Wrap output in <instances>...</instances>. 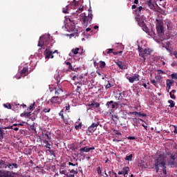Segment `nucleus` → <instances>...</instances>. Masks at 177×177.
Returning a JSON list of instances; mask_svg holds the SVG:
<instances>
[{
    "label": "nucleus",
    "instance_id": "nucleus-58",
    "mask_svg": "<svg viewBox=\"0 0 177 177\" xmlns=\"http://www.w3.org/2000/svg\"><path fill=\"white\" fill-rule=\"evenodd\" d=\"M30 128H31L32 131H36L35 127L34 126V124H32V126H30Z\"/></svg>",
    "mask_w": 177,
    "mask_h": 177
},
{
    "label": "nucleus",
    "instance_id": "nucleus-27",
    "mask_svg": "<svg viewBox=\"0 0 177 177\" xmlns=\"http://www.w3.org/2000/svg\"><path fill=\"white\" fill-rule=\"evenodd\" d=\"M124 177H129V176L128 175V173L129 172V167H124Z\"/></svg>",
    "mask_w": 177,
    "mask_h": 177
},
{
    "label": "nucleus",
    "instance_id": "nucleus-19",
    "mask_svg": "<svg viewBox=\"0 0 177 177\" xmlns=\"http://www.w3.org/2000/svg\"><path fill=\"white\" fill-rule=\"evenodd\" d=\"M117 66L120 68V70H127L128 68V66H127V64H124L122 61H118L115 62Z\"/></svg>",
    "mask_w": 177,
    "mask_h": 177
},
{
    "label": "nucleus",
    "instance_id": "nucleus-50",
    "mask_svg": "<svg viewBox=\"0 0 177 177\" xmlns=\"http://www.w3.org/2000/svg\"><path fill=\"white\" fill-rule=\"evenodd\" d=\"M145 50H143V48L142 47H140V46H138V52L139 53H142V52H143Z\"/></svg>",
    "mask_w": 177,
    "mask_h": 177
},
{
    "label": "nucleus",
    "instance_id": "nucleus-46",
    "mask_svg": "<svg viewBox=\"0 0 177 177\" xmlns=\"http://www.w3.org/2000/svg\"><path fill=\"white\" fill-rule=\"evenodd\" d=\"M62 120H63L64 124H68V120L64 119V115H63V114H62Z\"/></svg>",
    "mask_w": 177,
    "mask_h": 177
},
{
    "label": "nucleus",
    "instance_id": "nucleus-62",
    "mask_svg": "<svg viewBox=\"0 0 177 177\" xmlns=\"http://www.w3.org/2000/svg\"><path fill=\"white\" fill-rule=\"evenodd\" d=\"M113 142H121V140H118V139H113Z\"/></svg>",
    "mask_w": 177,
    "mask_h": 177
},
{
    "label": "nucleus",
    "instance_id": "nucleus-43",
    "mask_svg": "<svg viewBox=\"0 0 177 177\" xmlns=\"http://www.w3.org/2000/svg\"><path fill=\"white\" fill-rule=\"evenodd\" d=\"M92 106H95L96 109H97V107L100 106V104H99V102H94L91 104Z\"/></svg>",
    "mask_w": 177,
    "mask_h": 177
},
{
    "label": "nucleus",
    "instance_id": "nucleus-44",
    "mask_svg": "<svg viewBox=\"0 0 177 177\" xmlns=\"http://www.w3.org/2000/svg\"><path fill=\"white\" fill-rule=\"evenodd\" d=\"M97 172L98 175H102V169L100 168V166L97 167Z\"/></svg>",
    "mask_w": 177,
    "mask_h": 177
},
{
    "label": "nucleus",
    "instance_id": "nucleus-37",
    "mask_svg": "<svg viewBox=\"0 0 177 177\" xmlns=\"http://www.w3.org/2000/svg\"><path fill=\"white\" fill-rule=\"evenodd\" d=\"M100 68H104V67H106V62H104L103 61H100Z\"/></svg>",
    "mask_w": 177,
    "mask_h": 177
},
{
    "label": "nucleus",
    "instance_id": "nucleus-17",
    "mask_svg": "<svg viewBox=\"0 0 177 177\" xmlns=\"http://www.w3.org/2000/svg\"><path fill=\"white\" fill-rule=\"evenodd\" d=\"M106 53L107 55H110L111 53H113V55L114 56H117V55H122V51H117V52H114V48H108L106 50Z\"/></svg>",
    "mask_w": 177,
    "mask_h": 177
},
{
    "label": "nucleus",
    "instance_id": "nucleus-21",
    "mask_svg": "<svg viewBox=\"0 0 177 177\" xmlns=\"http://www.w3.org/2000/svg\"><path fill=\"white\" fill-rule=\"evenodd\" d=\"M138 25L142 28L143 31L145 32H149V28H147V26H146V23H145V21H142L141 22H139Z\"/></svg>",
    "mask_w": 177,
    "mask_h": 177
},
{
    "label": "nucleus",
    "instance_id": "nucleus-49",
    "mask_svg": "<svg viewBox=\"0 0 177 177\" xmlns=\"http://www.w3.org/2000/svg\"><path fill=\"white\" fill-rule=\"evenodd\" d=\"M44 113H49L50 111V108H48V109H44L43 110Z\"/></svg>",
    "mask_w": 177,
    "mask_h": 177
},
{
    "label": "nucleus",
    "instance_id": "nucleus-11",
    "mask_svg": "<svg viewBox=\"0 0 177 177\" xmlns=\"http://www.w3.org/2000/svg\"><path fill=\"white\" fill-rule=\"evenodd\" d=\"M106 106L112 113H114V109H117L118 107V103L111 100L106 102Z\"/></svg>",
    "mask_w": 177,
    "mask_h": 177
},
{
    "label": "nucleus",
    "instance_id": "nucleus-15",
    "mask_svg": "<svg viewBox=\"0 0 177 177\" xmlns=\"http://www.w3.org/2000/svg\"><path fill=\"white\" fill-rule=\"evenodd\" d=\"M91 150H95V147H82L81 149H79V151H80V154L83 156L85 157V154H84L83 153H89V151H91Z\"/></svg>",
    "mask_w": 177,
    "mask_h": 177
},
{
    "label": "nucleus",
    "instance_id": "nucleus-29",
    "mask_svg": "<svg viewBox=\"0 0 177 177\" xmlns=\"http://www.w3.org/2000/svg\"><path fill=\"white\" fill-rule=\"evenodd\" d=\"M66 66H68V68L69 70H71L72 71H74V68H73V65H71L70 62H65Z\"/></svg>",
    "mask_w": 177,
    "mask_h": 177
},
{
    "label": "nucleus",
    "instance_id": "nucleus-47",
    "mask_svg": "<svg viewBox=\"0 0 177 177\" xmlns=\"http://www.w3.org/2000/svg\"><path fill=\"white\" fill-rule=\"evenodd\" d=\"M76 92L77 93H78L80 95V93H81V86H77V88H76Z\"/></svg>",
    "mask_w": 177,
    "mask_h": 177
},
{
    "label": "nucleus",
    "instance_id": "nucleus-25",
    "mask_svg": "<svg viewBox=\"0 0 177 177\" xmlns=\"http://www.w3.org/2000/svg\"><path fill=\"white\" fill-rule=\"evenodd\" d=\"M28 72V68L27 67H24L23 69L21 71L20 74L21 75H24L26 73Z\"/></svg>",
    "mask_w": 177,
    "mask_h": 177
},
{
    "label": "nucleus",
    "instance_id": "nucleus-56",
    "mask_svg": "<svg viewBox=\"0 0 177 177\" xmlns=\"http://www.w3.org/2000/svg\"><path fill=\"white\" fill-rule=\"evenodd\" d=\"M158 74H165L162 70H158Z\"/></svg>",
    "mask_w": 177,
    "mask_h": 177
},
{
    "label": "nucleus",
    "instance_id": "nucleus-4",
    "mask_svg": "<svg viewBox=\"0 0 177 177\" xmlns=\"http://www.w3.org/2000/svg\"><path fill=\"white\" fill-rule=\"evenodd\" d=\"M5 169L9 168L10 170H13V168L17 169L19 168V165L17 163H10L2 159L0 160V169Z\"/></svg>",
    "mask_w": 177,
    "mask_h": 177
},
{
    "label": "nucleus",
    "instance_id": "nucleus-22",
    "mask_svg": "<svg viewBox=\"0 0 177 177\" xmlns=\"http://www.w3.org/2000/svg\"><path fill=\"white\" fill-rule=\"evenodd\" d=\"M129 81L131 84H133V82H135V81H139V75L135 74L133 77H130L129 78Z\"/></svg>",
    "mask_w": 177,
    "mask_h": 177
},
{
    "label": "nucleus",
    "instance_id": "nucleus-41",
    "mask_svg": "<svg viewBox=\"0 0 177 177\" xmlns=\"http://www.w3.org/2000/svg\"><path fill=\"white\" fill-rule=\"evenodd\" d=\"M145 10V8L142 6H140L136 9V12H138V13H140V12H142V10Z\"/></svg>",
    "mask_w": 177,
    "mask_h": 177
},
{
    "label": "nucleus",
    "instance_id": "nucleus-13",
    "mask_svg": "<svg viewBox=\"0 0 177 177\" xmlns=\"http://www.w3.org/2000/svg\"><path fill=\"white\" fill-rule=\"evenodd\" d=\"M13 175H16V173L10 171L0 170V177H13Z\"/></svg>",
    "mask_w": 177,
    "mask_h": 177
},
{
    "label": "nucleus",
    "instance_id": "nucleus-30",
    "mask_svg": "<svg viewBox=\"0 0 177 177\" xmlns=\"http://www.w3.org/2000/svg\"><path fill=\"white\" fill-rule=\"evenodd\" d=\"M133 157V154H130L129 156H126L125 160L126 161H132V158Z\"/></svg>",
    "mask_w": 177,
    "mask_h": 177
},
{
    "label": "nucleus",
    "instance_id": "nucleus-54",
    "mask_svg": "<svg viewBox=\"0 0 177 177\" xmlns=\"http://www.w3.org/2000/svg\"><path fill=\"white\" fill-rule=\"evenodd\" d=\"M151 84L154 85V86H157V82H156L154 80H151Z\"/></svg>",
    "mask_w": 177,
    "mask_h": 177
},
{
    "label": "nucleus",
    "instance_id": "nucleus-24",
    "mask_svg": "<svg viewBox=\"0 0 177 177\" xmlns=\"http://www.w3.org/2000/svg\"><path fill=\"white\" fill-rule=\"evenodd\" d=\"M132 121L133 122V125L134 127H138V124L139 123V118H133Z\"/></svg>",
    "mask_w": 177,
    "mask_h": 177
},
{
    "label": "nucleus",
    "instance_id": "nucleus-12",
    "mask_svg": "<svg viewBox=\"0 0 177 177\" xmlns=\"http://www.w3.org/2000/svg\"><path fill=\"white\" fill-rule=\"evenodd\" d=\"M68 167H67V165H66V163H62L60 166H59V174H61V175H65V176H68Z\"/></svg>",
    "mask_w": 177,
    "mask_h": 177
},
{
    "label": "nucleus",
    "instance_id": "nucleus-40",
    "mask_svg": "<svg viewBox=\"0 0 177 177\" xmlns=\"http://www.w3.org/2000/svg\"><path fill=\"white\" fill-rule=\"evenodd\" d=\"M139 85H142V86H144V88H145V89H147V84H146L145 83H143V82L140 81L138 82Z\"/></svg>",
    "mask_w": 177,
    "mask_h": 177
},
{
    "label": "nucleus",
    "instance_id": "nucleus-42",
    "mask_svg": "<svg viewBox=\"0 0 177 177\" xmlns=\"http://www.w3.org/2000/svg\"><path fill=\"white\" fill-rule=\"evenodd\" d=\"M124 174H125V167H124L122 171H118V175H124Z\"/></svg>",
    "mask_w": 177,
    "mask_h": 177
},
{
    "label": "nucleus",
    "instance_id": "nucleus-52",
    "mask_svg": "<svg viewBox=\"0 0 177 177\" xmlns=\"http://www.w3.org/2000/svg\"><path fill=\"white\" fill-rule=\"evenodd\" d=\"M111 86H113V85L109 83L108 84L106 85L105 89H109V88H111Z\"/></svg>",
    "mask_w": 177,
    "mask_h": 177
},
{
    "label": "nucleus",
    "instance_id": "nucleus-33",
    "mask_svg": "<svg viewBox=\"0 0 177 177\" xmlns=\"http://www.w3.org/2000/svg\"><path fill=\"white\" fill-rule=\"evenodd\" d=\"M43 136H44L45 138L48 139V140H50V133H46L45 134H43Z\"/></svg>",
    "mask_w": 177,
    "mask_h": 177
},
{
    "label": "nucleus",
    "instance_id": "nucleus-1",
    "mask_svg": "<svg viewBox=\"0 0 177 177\" xmlns=\"http://www.w3.org/2000/svg\"><path fill=\"white\" fill-rule=\"evenodd\" d=\"M165 158L160 155L154 160L153 168L156 169V171L158 172V171H160V168H162V172L164 175H167V166H165Z\"/></svg>",
    "mask_w": 177,
    "mask_h": 177
},
{
    "label": "nucleus",
    "instance_id": "nucleus-20",
    "mask_svg": "<svg viewBox=\"0 0 177 177\" xmlns=\"http://www.w3.org/2000/svg\"><path fill=\"white\" fill-rule=\"evenodd\" d=\"M129 114H131V115H136V117H147V115L145 113H142L140 112H138V111H132L130 112Z\"/></svg>",
    "mask_w": 177,
    "mask_h": 177
},
{
    "label": "nucleus",
    "instance_id": "nucleus-3",
    "mask_svg": "<svg viewBox=\"0 0 177 177\" xmlns=\"http://www.w3.org/2000/svg\"><path fill=\"white\" fill-rule=\"evenodd\" d=\"M68 171H69L71 174H75V175L78 174V162L75 158L71 159L68 162Z\"/></svg>",
    "mask_w": 177,
    "mask_h": 177
},
{
    "label": "nucleus",
    "instance_id": "nucleus-16",
    "mask_svg": "<svg viewBox=\"0 0 177 177\" xmlns=\"http://www.w3.org/2000/svg\"><path fill=\"white\" fill-rule=\"evenodd\" d=\"M151 52H153V50H151V49H150V48H145L139 55H140V56L141 57H142V59H144V60H146V56H147L148 55H150L151 53Z\"/></svg>",
    "mask_w": 177,
    "mask_h": 177
},
{
    "label": "nucleus",
    "instance_id": "nucleus-64",
    "mask_svg": "<svg viewBox=\"0 0 177 177\" xmlns=\"http://www.w3.org/2000/svg\"><path fill=\"white\" fill-rule=\"evenodd\" d=\"M68 177H75V176H74V174H71V175H69V176H67Z\"/></svg>",
    "mask_w": 177,
    "mask_h": 177
},
{
    "label": "nucleus",
    "instance_id": "nucleus-31",
    "mask_svg": "<svg viewBox=\"0 0 177 177\" xmlns=\"http://www.w3.org/2000/svg\"><path fill=\"white\" fill-rule=\"evenodd\" d=\"M3 107H5V109H8L9 110H12V104H10V103L3 104Z\"/></svg>",
    "mask_w": 177,
    "mask_h": 177
},
{
    "label": "nucleus",
    "instance_id": "nucleus-7",
    "mask_svg": "<svg viewBox=\"0 0 177 177\" xmlns=\"http://www.w3.org/2000/svg\"><path fill=\"white\" fill-rule=\"evenodd\" d=\"M50 92H54L55 96H62L63 95V88L62 86H57V87H53V86L49 87Z\"/></svg>",
    "mask_w": 177,
    "mask_h": 177
},
{
    "label": "nucleus",
    "instance_id": "nucleus-26",
    "mask_svg": "<svg viewBox=\"0 0 177 177\" xmlns=\"http://www.w3.org/2000/svg\"><path fill=\"white\" fill-rule=\"evenodd\" d=\"M24 115L28 118H30V117H31V112H24V113L21 114V117H24Z\"/></svg>",
    "mask_w": 177,
    "mask_h": 177
},
{
    "label": "nucleus",
    "instance_id": "nucleus-63",
    "mask_svg": "<svg viewBox=\"0 0 177 177\" xmlns=\"http://www.w3.org/2000/svg\"><path fill=\"white\" fill-rule=\"evenodd\" d=\"M7 128H8V129H13V126H8Z\"/></svg>",
    "mask_w": 177,
    "mask_h": 177
},
{
    "label": "nucleus",
    "instance_id": "nucleus-32",
    "mask_svg": "<svg viewBox=\"0 0 177 177\" xmlns=\"http://www.w3.org/2000/svg\"><path fill=\"white\" fill-rule=\"evenodd\" d=\"M4 136H5V131L0 127V139H3Z\"/></svg>",
    "mask_w": 177,
    "mask_h": 177
},
{
    "label": "nucleus",
    "instance_id": "nucleus-45",
    "mask_svg": "<svg viewBox=\"0 0 177 177\" xmlns=\"http://www.w3.org/2000/svg\"><path fill=\"white\" fill-rule=\"evenodd\" d=\"M112 120H113V121H117L118 120V115H112Z\"/></svg>",
    "mask_w": 177,
    "mask_h": 177
},
{
    "label": "nucleus",
    "instance_id": "nucleus-36",
    "mask_svg": "<svg viewBox=\"0 0 177 177\" xmlns=\"http://www.w3.org/2000/svg\"><path fill=\"white\" fill-rule=\"evenodd\" d=\"M43 143H45V144H46L45 147H46L47 149H50V144H49V142H48V140H43Z\"/></svg>",
    "mask_w": 177,
    "mask_h": 177
},
{
    "label": "nucleus",
    "instance_id": "nucleus-48",
    "mask_svg": "<svg viewBox=\"0 0 177 177\" xmlns=\"http://www.w3.org/2000/svg\"><path fill=\"white\" fill-rule=\"evenodd\" d=\"M169 96L171 97V99H174V100H175V99H176V96H175V95L172 94V93H169Z\"/></svg>",
    "mask_w": 177,
    "mask_h": 177
},
{
    "label": "nucleus",
    "instance_id": "nucleus-34",
    "mask_svg": "<svg viewBox=\"0 0 177 177\" xmlns=\"http://www.w3.org/2000/svg\"><path fill=\"white\" fill-rule=\"evenodd\" d=\"M168 103L169 104V107H175V103L174 102V100H168Z\"/></svg>",
    "mask_w": 177,
    "mask_h": 177
},
{
    "label": "nucleus",
    "instance_id": "nucleus-53",
    "mask_svg": "<svg viewBox=\"0 0 177 177\" xmlns=\"http://www.w3.org/2000/svg\"><path fill=\"white\" fill-rule=\"evenodd\" d=\"M81 127H82V125L81 124H79V125H75V129L78 130L80 129V128H81Z\"/></svg>",
    "mask_w": 177,
    "mask_h": 177
},
{
    "label": "nucleus",
    "instance_id": "nucleus-14",
    "mask_svg": "<svg viewBox=\"0 0 177 177\" xmlns=\"http://www.w3.org/2000/svg\"><path fill=\"white\" fill-rule=\"evenodd\" d=\"M57 53V50H55L54 52L46 48L44 51L45 58L46 59H53V54Z\"/></svg>",
    "mask_w": 177,
    "mask_h": 177
},
{
    "label": "nucleus",
    "instance_id": "nucleus-59",
    "mask_svg": "<svg viewBox=\"0 0 177 177\" xmlns=\"http://www.w3.org/2000/svg\"><path fill=\"white\" fill-rule=\"evenodd\" d=\"M136 21H138V23H140L141 21H140V18H139V17H136Z\"/></svg>",
    "mask_w": 177,
    "mask_h": 177
},
{
    "label": "nucleus",
    "instance_id": "nucleus-2",
    "mask_svg": "<svg viewBox=\"0 0 177 177\" xmlns=\"http://www.w3.org/2000/svg\"><path fill=\"white\" fill-rule=\"evenodd\" d=\"M92 19H93V15H92V10L91 9L88 10V16H86V14L82 13L80 15V20L82 21L83 26L85 27H88V24H91L92 23Z\"/></svg>",
    "mask_w": 177,
    "mask_h": 177
},
{
    "label": "nucleus",
    "instance_id": "nucleus-38",
    "mask_svg": "<svg viewBox=\"0 0 177 177\" xmlns=\"http://www.w3.org/2000/svg\"><path fill=\"white\" fill-rule=\"evenodd\" d=\"M78 50H80V48H76L72 50V53L73 55H78Z\"/></svg>",
    "mask_w": 177,
    "mask_h": 177
},
{
    "label": "nucleus",
    "instance_id": "nucleus-9",
    "mask_svg": "<svg viewBox=\"0 0 177 177\" xmlns=\"http://www.w3.org/2000/svg\"><path fill=\"white\" fill-rule=\"evenodd\" d=\"M50 38L49 36H43L40 37L37 46L42 48L49 44Z\"/></svg>",
    "mask_w": 177,
    "mask_h": 177
},
{
    "label": "nucleus",
    "instance_id": "nucleus-6",
    "mask_svg": "<svg viewBox=\"0 0 177 177\" xmlns=\"http://www.w3.org/2000/svg\"><path fill=\"white\" fill-rule=\"evenodd\" d=\"M48 104L51 103L53 106H56V104H62V95H55L52 97L48 102Z\"/></svg>",
    "mask_w": 177,
    "mask_h": 177
},
{
    "label": "nucleus",
    "instance_id": "nucleus-51",
    "mask_svg": "<svg viewBox=\"0 0 177 177\" xmlns=\"http://www.w3.org/2000/svg\"><path fill=\"white\" fill-rule=\"evenodd\" d=\"M34 106H35V102L30 105L29 110H32V109H34Z\"/></svg>",
    "mask_w": 177,
    "mask_h": 177
},
{
    "label": "nucleus",
    "instance_id": "nucleus-35",
    "mask_svg": "<svg viewBox=\"0 0 177 177\" xmlns=\"http://www.w3.org/2000/svg\"><path fill=\"white\" fill-rule=\"evenodd\" d=\"M138 167H142V168H143V167H145V160H139L138 163Z\"/></svg>",
    "mask_w": 177,
    "mask_h": 177
},
{
    "label": "nucleus",
    "instance_id": "nucleus-60",
    "mask_svg": "<svg viewBox=\"0 0 177 177\" xmlns=\"http://www.w3.org/2000/svg\"><path fill=\"white\" fill-rule=\"evenodd\" d=\"M174 133H177V127L176 126H174Z\"/></svg>",
    "mask_w": 177,
    "mask_h": 177
},
{
    "label": "nucleus",
    "instance_id": "nucleus-5",
    "mask_svg": "<svg viewBox=\"0 0 177 177\" xmlns=\"http://www.w3.org/2000/svg\"><path fill=\"white\" fill-rule=\"evenodd\" d=\"M156 31L158 32V37H160L161 39H167L165 35H164V24L162 22H158L156 24Z\"/></svg>",
    "mask_w": 177,
    "mask_h": 177
},
{
    "label": "nucleus",
    "instance_id": "nucleus-23",
    "mask_svg": "<svg viewBox=\"0 0 177 177\" xmlns=\"http://www.w3.org/2000/svg\"><path fill=\"white\" fill-rule=\"evenodd\" d=\"M175 84V81L172 80L167 79L166 80V86H172Z\"/></svg>",
    "mask_w": 177,
    "mask_h": 177
},
{
    "label": "nucleus",
    "instance_id": "nucleus-61",
    "mask_svg": "<svg viewBox=\"0 0 177 177\" xmlns=\"http://www.w3.org/2000/svg\"><path fill=\"white\" fill-rule=\"evenodd\" d=\"M172 55L175 56L176 59H177V52L173 53Z\"/></svg>",
    "mask_w": 177,
    "mask_h": 177
},
{
    "label": "nucleus",
    "instance_id": "nucleus-28",
    "mask_svg": "<svg viewBox=\"0 0 177 177\" xmlns=\"http://www.w3.org/2000/svg\"><path fill=\"white\" fill-rule=\"evenodd\" d=\"M55 80H56V81H57V86H60V84H60V75H55Z\"/></svg>",
    "mask_w": 177,
    "mask_h": 177
},
{
    "label": "nucleus",
    "instance_id": "nucleus-10",
    "mask_svg": "<svg viewBox=\"0 0 177 177\" xmlns=\"http://www.w3.org/2000/svg\"><path fill=\"white\" fill-rule=\"evenodd\" d=\"M99 124H100V122H97L95 123H92V124L88 128V130L86 131V133L88 135V136H91L93 132H95V131L97 129V127H99Z\"/></svg>",
    "mask_w": 177,
    "mask_h": 177
},
{
    "label": "nucleus",
    "instance_id": "nucleus-8",
    "mask_svg": "<svg viewBox=\"0 0 177 177\" xmlns=\"http://www.w3.org/2000/svg\"><path fill=\"white\" fill-rule=\"evenodd\" d=\"M167 156L169 157V159L167 160L168 165H169L171 168L176 167V161L175 160H176V156L171 153V152H169L167 153Z\"/></svg>",
    "mask_w": 177,
    "mask_h": 177
},
{
    "label": "nucleus",
    "instance_id": "nucleus-55",
    "mask_svg": "<svg viewBox=\"0 0 177 177\" xmlns=\"http://www.w3.org/2000/svg\"><path fill=\"white\" fill-rule=\"evenodd\" d=\"M127 139H129V140H135L136 138L133 136H129Z\"/></svg>",
    "mask_w": 177,
    "mask_h": 177
},
{
    "label": "nucleus",
    "instance_id": "nucleus-39",
    "mask_svg": "<svg viewBox=\"0 0 177 177\" xmlns=\"http://www.w3.org/2000/svg\"><path fill=\"white\" fill-rule=\"evenodd\" d=\"M63 13H68V6H66V8H62Z\"/></svg>",
    "mask_w": 177,
    "mask_h": 177
},
{
    "label": "nucleus",
    "instance_id": "nucleus-57",
    "mask_svg": "<svg viewBox=\"0 0 177 177\" xmlns=\"http://www.w3.org/2000/svg\"><path fill=\"white\" fill-rule=\"evenodd\" d=\"M70 110V104H68L66 106V111H68Z\"/></svg>",
    "mask_w": 177,
    "mask_h": 177
},
{
    "label": "nucleus",
    "instance_id": "nucleus-18",
    "mask_svg": "<svg viewBox=\"0 0 177 177\" xmlns=\"http://www.w3.org/2000/svg\"><path fill=\"white\" fill-rule=\"evenodd\" d=\"M145 5L148 6L151 9V10H154L156 9V6H154V2L153 0H147L145 1Z\"/></svg>",
    "mask_w": 177,
    "mask_h": 177
}]
</instances>
